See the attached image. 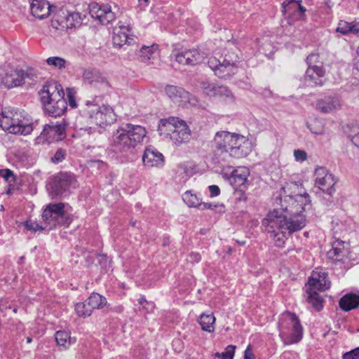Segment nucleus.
Listing matches in <instances>:
<instances>
[{"mask_svg":"<svg viewBox=\"0 0 359 359\" xmlns=\"http://www.w3.org/2000/svg\"><path fill=\"white\" fill-rule=\"evenodd\" d=\"M341 107L340 102L337 97L327 96L318 102L317 107L324 113L331 112Z\"/></svg>","mask_w":359,"mask_h":359,"instance_id":"393cba45","label":"nucleus"},{"mask_svg":"<svg viewBox=\"0 0 359 359\" xmlns=\"http://www.w3.org/2000/svg\"><path fill=\"white\" fill-rule=\"evenodd\" d=\"M316 185L323 192L330 193L335 184V180L332 174L323 169L316 171Z\"/></svg>","mask_w":359,"mask_h":359,"instance_id":"dca6fc26","label":"nucleus"},{"mask_svg":"<svg viewBox=\"0 0 359 359\" xmlns=\"http://www.w3.org/2000/svg\"><path fill=\"white\" fill-rule=\"evenodd\" d=\"M311 131L314 134L320 135L323 133V126L318 120L312 121L309 126Z\"/></svg>","mask_w":359,"mask_h":359,"instance_id":"c03bdc74","label":"nucleus"},{"mask_svg":"<svg viewBox=\"0 0 359 359\" xmlns=\"http://www.w3.org/2000/svg\"><path fill=\"white\" fill-rule=\"evenodd\" d=\"M348 135L353 143L359 148V126H353Z\"/></svg>","mask_w":359,"mask_h":359,"instance_id":"49530a36","label":"nucleus"},{"mask_svg":"<svg viewBox=\"0 0 359 359\" xmlns=\"http://www.w3.org/2000/svg\"><path fill=\"white\" fill-rule=\"evenodd\" d=\"M48 205L52 213L53 219L56 220L58 218L62 217L64 216L63 203H56Z\"/></svg>","mask_w":359,"mask_h":359,"instance_id":"ea45409f","label":"nucleus"},{"mask_svg":"<svg viewBox=\"0 0 359 359\" xmlns=\"http://www.w3.org/2000/svg\"><path fill=\"white\" fill-rule=\"evenodd\" d=\"M183 200L189 207L196 208L201 205L200 198L191 191H187L184 193Z\"/></svg>","mask_w":359,"mask_h":359,"instance_id":"4c0bfd02","label":"nucleus"},{"mask_svg":"<svg viewBox=\"0 0 359 359\" xmlns=\"http://www.w3.org/2000/svg\"><path fill=\"white\" fill-rule=\"evenodd\" d=\"M89 13L91 17L104 24L110 22L113 18L111 10L107 6H100L97 3L89 6Z\"/></svg>","mask_w":359,"mask_h":359,"instance_id":"a211bd4d","label":"nucleus"},{"mask_svg":"<svg viewBox=\"0 0 359 359\" xmlns=\"http://www.w3.org/2000/svg\"><path fill=\"white\" fill-rule=\"evenodd\" d=\"M131 29L128 25H118L114 28L112 41L114 46H122L130 39Z\"/></svg>","mask_w":359,"mask_h":359,"instance_id":"6ab92c4d","label":"nucleus"},{"mask_svg":"<svg viewBox=\"0 0 359 359\" xmlns=\"http://www.w3.org/2000/svg\"><path fill=\"white\" fill-rule=\"evenodd\" d=\"M45 112L52 117H60L67 110V102L62 86L56 81L47 82L39 92Z\"/></svg>","mask_w":359,"mask_h":359,"instance_id":"f03ea898","label":"nucleus"},{"mask_svg":"<svg viewBox=\"0 0 359 359\" xmlns=\"http://www.w3.org/2000/svg\"><path fill=\"white\" fill-rule=\"evenodd\" d=\"M294 156L297 161H304L307 158L306 153L303 150H295L294 151Z\"/></svg>","mask_w":359,"mask_h":359,"instance_id":"5fc2aeb1","label":"nucleus"},{"mask_svg":"<svg viewBox=\"0 0 359 359\" xmlns=\"http://www.w3.org/2000/svg\"><path fill=\"white\" fill-rule=\"evenodd\" d=\"M236 346L234 345H229L225 348V351L223 353H215L214 354V356L216 358H219L221 359H233L235 351H236Z\"/></svg>","mask_w":359,"mask_h":359,"instance_id":"a19ab883","label":"nucleus"},{"mask_svg":"<svg viewBox=\"0 0 359 359\" xmlns=\"http://www.w3.org/2000/svg\"><path fill=\"white\" fill-rule=\"evenodd\" d=\"M244 359H255L250 345H248L244 351Z\"/></svg>","mask_w":359,"mask_h":359,"instance_id":"6e6d98bb","label":"nucleus"},{"mask_svg":"<svg viewBox=\"0 0 359 359\" xmlns=\"http://www.w3.org/2000/svg\"><path fill=\"white\" fill-rule=\"evenodd\" d=\"M216 318L212 312L202 313L197 323L199 324L201 329L208 334H212L215 330Z\"/></svg>","mask_w":359,"mask_h":359,"instance_id":"b1692460","label":"nucleus"},{"mask_svg":"<svg viewBox=\"0 0 359 359\" xmlns=\"http://www.w3.org/2000/svg\"><path fill=\"white\" fill-rule=\"evenodd\" d=\"M146 135L144 128L127 124L126 128L117 130L114 137V144L123 149L134 148L143 140Z\"/></svg>","mask_w":359,"mask_h":359,"instance_id":"39448f33","label":"nucleus"},{"mask_svg":"<svg viewBox=\"0 0 359 359\" xmlns=\"http://www.w3.org/2000/svg\"><path fill=\"white\" fill-rule=\"evenodd\" d=\"M238 62V55L232 50L225 55L222 62L215 57H210L208 65L217 76L226 78L234 74V69Z\"/></svg>","mask_w":359,"mask_h":359,"instance_id":"423d86ee","label":"nucleus"},{"mask_svg":"<svg viewBox=\"0 0 359 359\" xmlns=\"http://www.w3.org/2000/svg\"><path fill=\"white\" fill-rule=\"evenodd\" d=\"M67 96L69 101V104L72 108H76L77 103L75 97V93L72 88H67Z\"/></svg>","mask_w":359,"mask_h":359,"instance_id":"8fccbe9b","label":"nucleus"},{"mask_svg":"<svg viewBox=\"0 0 359 359\" xmlns=\"http://www.w3.org/2000/svg\"><path fill=\"white\" fill-rule=\"evenodd\" d=\"M353 67L355 70L359 72V46L356 50V56L355 57Z\"/></svg>","mask_w":359,"mask_h":359,"instance_id":"bf43d9fd","label":"nucleus"},{"mask_svg":"<svg viewBox=\"0 0 359 359\" xmlns=\"http://www.w3.org/2000/svg\"><path fill=\"white\" fill-rule=\"evenodd\" d=\"M306 79L315 84H321V81L319 80L320 78L317 77L316 74H313V76L306 77Z\"/></svg>","mask_w":359,"mask_h":359,"instance_id":"052dcab7","label":"nucleus"},{"mask_svg":"<svg viewBox=\"0 0 359 359\" xmlns=\"http://www.w3.org/2000/svg\"><path fill=\"white\" fill-rule=\"evenodd\" d=\"M55 339L58 346L65 348L69 347L71 344L76 341V339L71 337L70 334L65 331H57L55 333Z\"/></svg>","mask_w":359,"mask_h":359,"instance_id":"c756f323","label":"nucleus"},{"mask_svg":"<svg viewBox=\"0 0 359 359\" xmlns=\"http://www.w3.org/2000/svg\"><path fill=\"white\" fill-rule=\"evenodd\" d=\"M80 113L86 118H90L93 123L103 129L113 124L116 120V114L111 107H98L90 101H87L81 107Z\"/></svg>","mask_w":359,"mask_h":359,"instance_id":"20e7f679","label":"nucleus"},{"mask_svg":"<svg viewBox=\"0 0 359 359\" xmlns=\"http://www.w3.org/2000/svg\"><path fill=\"white\" fill-rule=\"evenodd\" d=\"M50 8V5L46 0H32L31 4L32 13L39 19H43L49 16Z\"/></svg>","mask_w":359,"mask_h":359,"instance_id":"412c9836","label":"nucleus"},{"mask_svg":"<svg viewBox=\"0 0 359 359\" xmlns=\"http://www.w3.org/2000/svg\"><path fill=\"white\" fill-rule=\"evenodd\" d=\"M31 341H32V339H31V338H29V337H28V338L27 339V343H31Z\"/></svg>","mask_w":359,"mask_h":359,"instance_id":"69168bd1","label":"nucleus"},{"mask_svg":"<svg viewBox=\"0 0 359 359\" xmlns=\"http://www.w3.org/2000/svg\"><path fill=\"white\" fill-rule=\"evenodd\" d=\"M146 302V299L144 298V297H142L140 299V304H143L144 302Z\"/></svg>","mask_w":359,"mask_h":359,"instance_id":"e2e57ef3","label":"nucleus"},{"mask_svg":"<svg viewBox=\"0 0 359 359\" xmlns=\"http://www.w3.org/2000/svg\"><path fill=\"white\" fill-rule=\"evenodd\" d=\"M176 60L182 65H195L203 61L204 54L197 49L185 50L176 55Z\"/></svg>","mask_w":359,"mask_h":359,"instance_id":"4468645a","label":"nucleus"},{"mask_svg":"<svg viewBox=\"0 0 359 359\" xmlns=\"http://www.w3.org/2000/svg\"><path fill=\"white\" fill-rule=\"evenodd\" d=\"M167 95L175 102L180 104L183 102L182 98L185 93L174 86H168L165 88Z\"/></svg>","mask_w":359,"mask_h":359,"instance_id":"473e14b6","label":"nucleus"},{"mask_svg":"<svg viewBox=\"0 0 359 359\" xmlns=\"http://www.w3.org/2000/svg\"><path fill=\"white\" fill-rule=\"evenodd\" d=\"M98 262L102 270L107 272L112 271L111 260H109L105 255L99 256Z\"/></svg>","mask_w":359,"mask_h":359,"instance_id":"37998d69","label":"nucleus"},{"mask_svg":"<svg viewBox=\"0 0 359 359\" xmlns=\"http://www.w3.org/2000/svg\"><path fill=\"white\" fill-rule=\"evenodd\" d=\"M236 140L243 142V141H245L243 135L231 133L227 131H221L216 133L214 139L215 147L218 151L222 154H229V156L230 148L232 147L231 143L233 141Z\"/></svg>","mask_w":359,"mask_h":359,"instance_id":"9b49d317","label":"nucleus"},{"mask_svg":"<svg viewBox=\"0 0 359 359\" xmlns=\"http://www.w3.org/2000/svg\"><path fill=\"white\" fill-rule=\"evenodd\" d=\"M310 203L307 193L277 197L274 201L276 208L267 213L262 224L274 237L277 236V230L289 234L299 231L306 226V219L303 212Z\"/></svg>","mask_w":359,"mask_h":359,"instance_id":"f257e3e1","label":"nucleus"},{"mask_svg":"<svg viewBox=\"0 0 359 359\" xmlns=\"http://www.w3.org/2000/svg\"><path fill=\"white\" fill-rule=\"evenodd\" d=\"M339 306L344 311H350L359 306V294L348 293L339 300Z\"/></svg>","mask_w":359,"mask_h":359,"instance_id":"a878e982","label":"nucleus"},{"mask_svg":"<svg viewBox=\"0 0 359 359\" xmlns=\"http://www.w3.org/2000/svg\"><path fill=\"white\" fill-rule=\"evenodd\" d=\"M24 225L26 227V229L29 231H42L44 229L43 227L39 225L36 222H32L30 220H26L24 222Z\"/></svg>","mask_w":359,"mask_h":359,"instance_id":"09e8293b","label":"nucleus"},{"mask_svg":"<svg viewBox=\"0 0 359 359\" xmlns=\"http://www.w3.org/2000/svg\"><path fill=\"white\" fill-rule=\"evenodd\" d=\"M83 77L84 81L98 93L106 94L111 88L108 79L97 72L86 69L83 73Z\"/></svg>","mask_w":359,"mask_h":359,"instance_id":"6e6552de","label":"nucleus"},{"mask_svg":"<svg viewBox=\"0 0 359 359\" xmlns=\"http://www.w3.org/2000/svg\"><path fill=\"white\" fill-rule=\"evenodd\" d=\"M316 74L317 77L322 78L325 76V71L323 68V65L309 66L306 72V77H311Z\"/></svg>","mask_w":359,"mask_h":359,"instance_id":"58836bf2","label":"nucleus"},{"mask_svg":"<svg viewBox=\"0 0 359 359\" xmlns=\"http://www.w3.org/2000/svg\"><path fill=\"white\" fill-rule=\"evenodd\" d=\"M248 175L249 171L246 167L238 168L232 172L231 182L236 186L245 184Z\"/></svg>","mask_w":359,"mask_h":359,"instance_id":"cd10ccee","label":"nucleus"},{"mask_svg":"<svg viewBox=\"0 0 359 359\" xmlns=\"http://www.w3.org/2000/svg\"><path fill=\"white\" fill-rule=\"evenodd\" d=\"M309 66L323 65V62L320 60V55L318 53L310 54L306 59Z\"/></svg>","mask_w":359,"mask_h":359,"instance_id":"de8ad7c7","label":"nucleus"},{"mask_svg":"<svg viewBox=\"0 0 359 359\" xmlns=\"http://www.w3.org/2000/svg\"><path fill=\"white\" fill-rule=\"evenodd\" d=\"M245 141L243 142L238 140L233 141L232 147L230 148V156L235 158H239L246 156L250 151V146L248 139L243 136Z\"/></svg>","mask_w":359,"mask_h":359,"instance_id":"aec40b11","label":"nucleus"},{"mask_svg":"<svg viewBox=\"0 0 359 359\" xmlns=\"http://www.w3.org/2000/svg\"><path fill=\"white\" fill-rule=\"evenodd\" d=\"M18 116L17 111H4L0 114V127L5 131L11 129L12 121H15V116Z\"/></svg>","mask_w":359,"mask_h":359,"instance_id":"7c9ffc66","label":"nucleus"},{"mask_svg":"<svg viewBox=\"0 0 359 359\" xmlns=\"http://www.w3.org/2000/svg\"><path fill=\"white\" fill-rule=\"evenodd\" d=\"M142 161L146 166L159 167L163 165L164 157L161 153L147 149L145 150L142 156Z\"/></svg>","mask_w":359,"mask_h":359,"instance_id":"4be33fe9","label":"nucleus"},{"mask_svg":"<svg viewBox=\"0 0 359 359\" xmlns=\"http://www.w3.org/2000/svg\"><path fill=\"white\" fill-rule=\"evenodd\" d=\"M309 296V302L312 304L313 308L317 311H320L323 308V299L318 295V291L313 292H307Z\"/></svg>","mask_w":359,"mask_h":359,"instance_id":"e433bc0d","label":"nucleus"},{"mask_svg":"<svg viewBox=\"0 0 359 359\" xmlns=\"http://www.w3.org/2000/svg\"><path fill=\"white\" fill-rule=\"evenodd\" d=\"M0 176H1L6 182L12 181L15 182L16 181V177L10 169L0 170Z\"/></svg>","mask_w":359,"mask_h":359,"instance_id":"a18cd8bd","label":"nucleus"},{"mask_svg":"<svg viewBox=\"0 0 359 359\" xmlns=\"http://www.w3.org/2000/svg\"><path fill=\"white\" fill-rule=\"evenodd\" d=\"M201 261V255L198 252H192L189 254L187 259V262L190 264H197Z\"/></svg>","mask_w":359,"mask_h":359,"instance_id":"864d4df0","label":"nucleus"},{"mask_svg":"<svg viewBox=\"0 0 359 359\" xmlns=\"http://www.w3.org/2000/svg\"><path fill=\"white\" fill-rule=\"evenodd\" d=\"M86 302L91 308L92 311L94 309H99L103 308L107 305L106 299L98 293L93 292L89 296Z\"/></svg>","mask_w":359,"mask_h":359,"instance_id":"2f4dec72","label":"nucleus"},{"mask_svg":"<svg viewBox=\"0 0 359 359\" xmlns=\"http://www.w3.org/2000/svg\"><path fill=\"white\" fill-rule=\"evenodd\" d=\"M66 152L62 149H59L55 154V155L51 158V162L53 163H57L62 161L65 159Z\"/></svg>","mask_w":359,"mask_h":359,"instance_id":"3c124183","label":"nucleus"},{"mask_svg":"<svg viewBox=\"0 0 359 359\" xmlns=\"http://www.w3.org/2000/svg\"><path fill=\"white\" fill-rule=\"evenodd\" d=\"M24 77L19 72L10 69L1 77V83L6 88H11L20 86L22 83Z\"/></svg>","mask_w":359,"mask_h":359,"instance_id":"5701e85b","label":"nucleus"},{"mask_svg":"<svg viewBox=\"0 0 359 359\" xmlns=\"http://www.w3.org/2000/svg\"><path fill=\"white\" fill-rule=\"evenodd\" d=\"M343 359H359V347L345 353Z\"/></svg>","mask_w":359,"mask_h":359,"instance_id":"603ef678","label":"nucleus"},{"mask_svg":"<svg viewBox=\"0 0 359 359\" xmlns=\"http://www.w3.org/2000/svg\"><path fill=\"white\" fill-rule=\"evenodd\" d=\"M42 217L45 221L53 219V216L49 205H48L43 210Z\"/></svg>","mask_w":359,"mask_h":359,"instance_id":"4d7b16f0","label":"nucleus"},{"mask_svg":"<svg viewBox=\"0 0 359 359\" xmlns=\"http://www.w3.org/2000/svg\"><path fill=\"white\" fill-rule=\"evenodd\" d=\"M46 63L55 68L62 69L65 67L66 61L60 57H50L46 60Z\"/></svg>","mask_w":359,"mask_h":359,"instance_id":"79ce46f5","label":"nucleus"},{"mask_svg":"<svg viewBox=\"0 0 359 359\" xmlns=\"http://www.w3.org/2000/svg\"><path fill=\"white\" fill-rule=\"evenodd\" d=\"M75 311L78 316L81 318L89 317L92 314V310L88 303L79 302L75 305Z\"/></svg>","mask_w":359,"mask_h":359,"instance_id":"c9c22d12","label":"nucleus"},{"mask_svg":"<svg viewBox=\"0 0 359 359\" xmlns=\"http://www.w3.org/2000/svg\"><path fill=\"white\" fill-rule=\"evenodd\" d=\"M82 23L81 15L76 11L60 10L55 18L51 20V25L56 29L68 30L80 26Z\"/></svg>","mask_w":359,"mask_h":359,"instance_id":"0eeeda50","label":"nucleus"},{"mask_svg":"<svg viewBox=\"0 0 359 359\" xmlns=\"http://www.w3.org/2000/svg\"><path fill=\"white\" fill-rule=\"evenodd\" d=\"M204 93L210 97L217 100L221 102H232L233 97L230 91L224 86L217 85H203Z\"/></svg>","mask_w":359,"mask_h":359,"instance_id":"ddd939ff","label":"nucleus"},{"mask_svg":"<svg viewBox=\"0 0 359 359\" xmlns=\"http://www.w3.org/2000/svg\"><path fill=\"white\" fill-rule=\"evenodd\" d=\"M15 120L12 121L11 129L7 131L12 134L27 135L32 132V125L22 117V114L18 112V116H15Z\"/></svg>","mask_w":359,"mask_h":359,"instance_id":"f3484780","label":"nucleus"},{"mask_svg":"<svg viewBox=\"0 0 359 359\" xmlns=\"http://www.w3.org/2000/svg\"><path fill=\"white\" fill-rule=\"evenodd\" d=\"M283 13L288 25H291L295 22L304 18L306 8L302 6L300 1L290 0L282 4Z\"/></svg>","mask_w":359,"mask_h":359,"instance_id":"9d476101","label":"nucleus"},{"mask_svg":"<svg viewBox=\"0 0 359 359\" xmlns=\"http://www.w3.org/2000/svg\"><path fill=\"white\" fill-rule=\"evenodd\" d=\"M4 210V207H3V205H1L0 210Z\"/></svg>","mask_w":359,"mask_h":359,"instance_id":"338daca9","label":"nucleus"},{"mask_svg":"<svg viewBox=\"0 0 359 359\" xmlns=\"http://www.w3.org/2000/svg\"><path fill=\"white\" fill-rule=\"evenodd\" d=\"M72 182V177L67 173H60L54 182L56 187L67 189Z\"/></svg>","mask_w":359,"mask_h":359,"instance_id":"f704fd0d","label":"nucleus"},{"mask_svg":"<svg viewBox=\"0 0 359 359\" xmlns=\"http://www.w3.org/2000/svg\"><path fill=\"white\" fill-rule=\"evenodd\" d=\"M13 312H14V313H16V312H17V309H15L13 310Z\"/></svg>","mask_w":359,"mask_h":359,"instance_id":"774afa93","label":"nucleus"},{"mask_svg":"<svg viewBox=\"0 0 359 359\" xmlns=\"http://www.w3.org/2000/svg\"><path fill=\"white\" fill-rule=\"evenodd\" d=\"M159 134L170 139L175 144L187 142L190 139L191 131L187 124L178 118H169L162 120L158 126Z\"/></svg>","mask_w":359,"mask_h":359,"instance_id":"7ed1b4c3","label":"nucleus"},{"mask_svg":"<svg viewBox=\"0 0 359 359\" xmlns=\"http://www.w3.org/2000/svg\"><path fill=\"white\" fill-rule=\"evenodd\" d=\"M288 316L290 324L292 326V333L288 337L285 344H293L299 341L303 337V328L300 324L298 317L290 312H286Z\"/></svg>","mask_w":359,"mask_h":359,"instance_id":"2eb2a0df","label":"nucleus"},{"mask_svg":"<svg viewBox=\"0 0 359 359\" xmlns=\"http://www.w3.org/2000/svg\"><path fill=\"white\" fill-rule=\"evenodd\" d=\"M211 208V205L210 204H208V203H204L203 204V208Z\"/></svg>","mask_w":359,"mask_h":359,"instance_id":"680f3d73","label":"nucleus"},{"mask_svg":"<svg viewBox=\"0 0 359 359\" xmlns=\"http://www.w3.org/2000/svg\"><path fill=\"white\" fill-rule=\"evenodd\" d=\"M327 273L323 269L317 268L313 271L306 284V292L323 291L330 287V281L327 278Z\"/></svg>","mask_w":359,"mask_h":359,"instance_id":"1a4fd4ad","label":"nucleus"},{"mask_svg":"<svg viewBox=\"0 0 359 359\" xmlns=\"http://www.w3.org/2000/svg\"><path fill=\"white\" fill-rule=\"evenodd\" d=\"M336 31L344 35L348 34H357L359 33V21L346 22L340 20Z\"/></svg>","mask_w":359,"mask_h":359,"instance_id":"bb28decb","label":"nucleus"},{"mask_svg":"<svg viewBox=\"0 0 359 359\" xmlns=\"http://www.w3.org/2000/svg\"><path fill=\"white\" fill-rule=\"evenodd\" d=\"M347 254V250L345 248L344 243L336 241L332 244V249L328 252L330 258L339 261Z\"/></svg>","mask_w":359,"mask_h":359,"instance_id":"c85d7f7f","label":"nucleus"},{"mask_svg":"<svg viewBox=\"0 0 359 359\" xmlns=\"http://www.w3.org/2000/svg\"><path fill=\"white\" fill-rule=\"evenodd\" d=\"M158 55V46L153 44L149 46H144L140 50V56L144 60H149Z\"/></svg>","mask_w":359,"mask_h":359,"instance_id":"72a5a7b5","label":"nucleus"},{"mask_svg":"<svg viewBox=\"0 0 359 359\" xmlns=\"http://www.w3.org/2000/svg\"><path fill=\"white\" fill-rule=\"evenodd\" d=\"M209 190H210V196L212 197H214V196H217L219 194V189L217 186L216 185H211L209 187Z\"/></svg>","mask_w":359,"mask_h":359,"instance_id":"13d9d810","label":"nucleus"},{"mask_svg":"<svg viewBox=\"0 0 359 359\" xmlns=\"http://www.w3.org/2000/svg\"><path fill=\"white\" fill-rule=\"evenodd\" d=\"M67 123L46 124L40 135V138L47 142H58L65 137Z\"/></svg>","mask_w":359,"mask_h":359,"instance_id":"f8f14e48","label":"nucleus"},{"mask_svg":"<svg viewBox=\"0 0 359 359\" xmlns=\"http://www.w3.org/2000/svg\"><path fill=\"white\" fill-rule=\"evenodd\" d=\"M6 194H8V195L11 194V187H9V188L8 189V190L6 191Z\"/></svg>","mask_w":359,"mask_h":359,"instance_id":"0e129e2a","label":"nucleus"}]
</instances>
